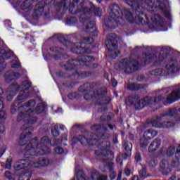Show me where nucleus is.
Wrapping results in <instances>:
<instances>
[{
	"instance_id": "43",
	"label": "nucleus",
	"mask_w": 180,
	"mask_h": 180,
	"mask_svg": "<svg viewBox=\"0 0 180 180\" xmlns=\"http://www.w3.org/2000/svg\"><path fill=\"white\" fill-rule=\"evenodd\" d=\"M50 50L51 51H53V53H64V49L58 46H53Z\"/></svg>"
},
{
	"instance_id": "35",
	"label": "nucleus",
	"mask_w": 180,
	"mask_h": 180,
	"mask_svg": "<svg viewBox=\"0 0 180 180\" xmlns=\"http://www.w3.org/2000/svg\"><path fill=\"white\" fill-rule=\"evenodd\" d=\"M32 83L29 81H25L21 84V88H22L23 91H27L30 88Z\"/></svg>"
},
{
	"instance_id": "38",
	"label": "nucleus",
	"mask_w": 180,
	"mask_h": 180,
	"mask_svg": "<svg viewBox=\"0 0 180 180\" xmlns=\"http://www.w3.org/2000/svg\"><path fill=\"white\" fill-rule=\"evenodd\" d=\"M148 139L143 137L140 140V146L142 147V148H146V147L148 146Z\"/></svg>"
},
{
	"instance_id": "13",
	"label": "nucleus",
	"mask_w": 180,
	"mask_h": 180,
	"mask_svg": "<svg viewBox=\"0 0 180 180\" xmlns=\"http://www.w3.org/2000/svg\"><path fill=\"white\" fill-rule=\"evenodd\" d=\"M106 89L101 88L96 90V100L99 105H108L110 102V98L105 96Z\"/></svg>"
},
{
	"instance_id": "22",
	"label": "nucleus",
	"mask_w": 180,
	"mask_h": 180,
	"mask_svg": "<svg viewBox=\"0 0 180 180\" xmlns=\"http://www.w3.org/2000/svg\"><path fill=\"white\" fill-rule=\"evenodd\" d=\"M161 147V139H156L150 144L148 148L149 153H154Z\"/></svg>"
},
{
	"instance_id": "7",
	"label": "nucleus",
	"mask_w": 180,
	"mask_h": 180,
	"mask_svg": "<svg viewBox=\"0 0 180 180\" xmlns=\"http://www.w3.org/2000/svg\"><path fill=\"white\" fill-rule=\"evenodd\" d=\"M115 68L118 71H124L127 74H131L139 70V61L134 59L124 58L116 63Z\"/></svg>"
},
{
	"instance_id": "23",
	"label": "nucleus",
	"mask_w": 180,
	"mask_h": 180,
	"mask_svg": "<svg viewBox=\"0 0 180 180\" xmlns=\"http://www.w3.org/2000/svg\"><path fill=\"white\" fill-rule=\"evenodd\" d=\"M19 77H20V75L19 73L8 71L5 74L6 82H11V81H13V79H16L17 78H19Z\"/></svg>"
},
{
	"instance_id": "28",
	"label": "nucleus",
	"mask_w": 180,
	"mask_h": 180,
	"mask_svg": "<svg viewBox=\"0 0 180 180\" xmlns=\"http://www.w3.org/2000/svg\"><path fill=\"white\" fill-rule=\"evenodd\" d=\"M96 91H87L84 95V98L86 101H89V99L93 98V101H95L96 99Z\"/></svg>"
},
{
	"instance_id": "26",
	"label": "nucleus",
	"mask_w": 180,
	"mask_h": 180,
	"mask_svg": "<svg viewBox=\"0 0 180 180\" xmlns=\"http://www.w3.org/2000/svg\"><path fill=\"white\" fill-rule=\"evenodd\" d=\"M33 1H36L37 0H26L23 1L20 5L21 9H28V11L30 12V11L33 9Z\"/></svg>"
},
{
	"instance_id": "62",
	"label": "nucleus",
	"mask_w": 180,
	"mask_h": 180,
	"mask_svg": "<svg viewBox=\"0 0 180 180\" xmlns=\"http://www.w3.org/2000/svg\"><path fill=\"white\" fill-rule=\"evenodd\" d=\"M0 119H6V113L4 111L0 112Z\"/></svg>"
},
{
	"instance_id": "63",
	"label": "nucleus",
	"mask_w": 180,
	"mask_h": 180,
	"mask_svg": "<svg viewBox=\"0 0 180 180\" xmlns=\"http://www.w3.org/2000/svg\"><path fill=\"white\" fill-rule=\"evenodd\" d=\"M12 68H19L20 67V64L18 62H15L11 65Z\"/></svg>"
},
{
	"instance_id": "2",
	"label": "nucleus",
	"mask_w": 180,
	"mask_h": 180,
	"mask_svg": "<svg viewBox=\"0 0 180 180\" xmlns=\"http://www.w3.org/2000/svg\"><path fill=\"white\" fill-rule=\"evenodd\" d=\"M64 9H68L70 13L72 15H78L81 13L79 20L84 26H86V32L89 33H95L96 32V27H95V22L89 20L86 16L91 13L89 9L84 6V4L79 3L78 0H63Z\"/></svg>"
},
{
	"instance_id": "10",
	"label": "nucleus",
	"mask_w": 180,
	"mask_h": 180,
	"mask_svg": "<svg viewBox=\"0 0 180 180\" xmlns=\"http://www.w3.org/2000/svg\"><path fill=\"white\" fill-rule=\"evenodd\" d=\"M160 51H161L162 54V53H168L167 48L162 47L161 49L160 48L155 49L154 51L155 55L151 53H143V60L145 64H150L151 61L155 60V64L157 65L158 64H160V63H162V61H164V59L167 57V55L163 56L162 55L160 54ZM157 54H160L158 58H157Z\"/></svg>"
},
{
	"instance_id": "53",
	"label": "nucleus",
	"mask_w": 180,
	"mask_h": 180,
	"mask_svg": "<svg viewBox=\"0 0 180 180\" xmlns=\"http://www.w3.org/2000/svg\"><path fill=\"white\" fill-rule=\"evenodd\" d=\"M55 152L56 153V154H63L64 153V149L61 147H56L55 148Z\"/></svg>"
},
{
	"instance_id": "59",
	"label": "nucleus",
	"mask_w": 180,
	"mask_h": 180,
	"mask_svg": "<svg viewBox=\"0 0 180 180\" xmlns=\"http://www.w3.org/2000/svg\"><path fill=\"white\" fill-rule=\"evenodd\" d=\"M51 144H52V146H58V144H60V141H58V139H53L51 142Z\"/></svg>"
},
{
	"instance_id": "16",
	"label": "nucleus",
	"mask_w": 180,
	"mask_h": 180,
	"mask_svg": "<svg viewBox=\"0 0 180 180\" xmlns=\"http://www.w3.org/2000/svg\"><path fill=\"white\" fill-rule=\"evenodd\" d=\"M45 6L46 2L44 1H39L35 5L32 13L33 19H39L43 15Z\"/></svg>"
},
{
	"instance_id": "36",
	"label": "nucleus",
	"mask_w": 180,
	"mask_h": 180,
	"mask_svg": "<svg viewBox=\"0 0 180 180\" xmlns=\"http://www.w3.org/2000/svg\"><path fill=\"white\" fill-rule=\"evenodd\" d=\"M139 96H137L136 97H132V96H129L128 98H127L125 100V103H127V105H133V103H134V101H136V99H139Z\"/></svg>"
},
{
	"instance_id": "24",
	"label": "nucleus",
	"mask_w": 180,
	"mask_h": 180,
	"mask_svg": "<svg viewBox=\"0 0 180 180\" xmlns=\"http://www.w3.org/2000/svg\"><path fill=\"white\" fill-rule=\"evenodd\" d=\"M157 134H158L157 131L154 129H148L143 132V138L146 139V140H151V139H154Z\"/></svg>"
},
{
	"instance_id": "50",
	"label": "nucleus",
	"mask_w": 180,
	"mask_h": 180,
	"mask_svg": "<svg viewBox=\"0 0 180 180\" xmlns=\"http://www.w3.org/2000/svg\"><path fill=\"white\" fill-rule=\"evenodd\" d=\"M4 176L8 179H13V174H12L9 171H6L4 172Z\"/></svg>"
},
{
	"instance_id": "41",
	"label": "nucleus",
	"mask_w": 180,
	"mask_h": 180,
	"mask_svg": "<svg viewBox=\"0 0 180 180\" xmlns=\"http://www.w3.org/2000/svg\"><path fill=\"white\" fill-rule=\"evenodd\" d=\"M174 153H175V147H174V146H170L167 150V152H166L167 155H168L169 157L174 155Z\"/></svg>"
},
{
	"instance_id": "9",
	"label": "nucleus",
	"mask_w": 180,
	"mask_h": 180,
	"mask_svg": "<svg viewBox=\"0 0 180 180\" xmlns=\"http://www.w3.org/2000/svg\"><path fill=\"white\" fill-rule=\"evenodd\" d=\"M108 127L110 129V130H113L115 129V126L107 124H95L91 126V129L93 133H96L95 137L93 136L94 140H101V139H109L110 137V134L106 133L108 131Z\"/></svg>"
},
{
	"instance_id": "44",
	"label": "nucleus",
	"mask_w": 180,
	"mask_h": 180,
	"mask_svg": "<svg viewBox=\"0 0 180 180\" xmlns=\"http://www.w3.org/2000/svg\"><path fill=\"white\" fill-rule=\"evenodd\" d=\"M158 164V160H157L155 159H152L148 162V165H149L150 168H154V167H157Z\"/></svg>"
},
{
	"instance_id": "52",
	"label": "nucleus",
	"mask_w": 180,
	"mask_h": 180,
	"mask_svg": "<svg viewBox=\"0 0 180 180\" xmlns=\"http://www.w3.org/2000/svg\"><path fill=\"white\" fill-rule=\"evenodd\" d=\"M5 67H6V65L5 64V62L4 61V59L0 60V72H2L4 70H5Z\"/></svg>"
},
{
	"instance_id": "4",
	"label": "nucleus",
	"mask_w": 180,
	"mask_h": 180,
	"mask_svg": "<svg viewBox=\"0 0 180 180\" xmlns=\"http://www.w3.org/2000/svg\"><path fill=\"white\" fill-rule=\"evenodd\" d=\"M50 141L48 136H43L39 143L37 138H34L25 146L24 150V157L25 158H32L34 155H44L49 154L51 150L47 147V144Z\"/></svg>"
},
{
	"instance_id": "12",
	"label": "nucleus",
	"mask_w": 180,
	"mask_h": 180,
	"mask_svg": "<svg viewBox=\"0 0 180 180\" xmlns=\"http://www.w3.org/2000/svg\"><path fill=\"white\" fill-rule=\"evenodd\" d=\"M109 147H110V142H102L98 146L100 150H96L95 152L96 155H105V157L110 156V158H113V152L109 150Z\"/></svg>"
},
{
	"instance_id": "49",
	"label": "nucleus",
	"mask_w": 180,
	"mask_h": 180,
	"mask_svg": "<svg viewBox=\"0 0 180 180\" xmlns=\"http://www.w3.org/2000/svg\"><path fill=\"white\" fill-rule=\"evenodd\" d=\"M25 98H27V94H26V93H25L23 91H21L18 96V101H23V99H25Z\"/></svg>"
},
{
	"instance_id": "64",
	"label": "nucleus",
	"mask_w": 180,
	"mask_h": 180,
	"mask_svg": "<svg viewBox=\"0 0 180 180\" xmlns=\"http://www.w3.org/2000/svg\"><path fill=\"white\" fill-rule=\"evenodd\" d=\"M111 84H112V86H116V85H117V81H116V79H112Z\"/></svg>"
},
{
	"instance_id": "40",
	"label": "nucleus",
	"mask_w": 180,
	"mask_h": 180,
	"mask_svg": "<svg viewBox=\"0 0 180 180\" xmlns=\"http://www.w3.org/2000/svg\"><path fill=\"white\" fill-rule=\"evenodd\" d=\"M91 180H98L99 172L96 170H93L90 175Z\"/></svg>"
},
{
	"instance_id": "18",
	"label": "nucleus",
	"mask_w": 180,
	"mask_h": 180,
	"mask_svg": "<svg viewBox=\"0 0 180 180\" xmlns=\"http://www.w3.org/2000/svg\"><path fill=\"white\" fill-rule=\"evenodd\" d=\"M159 120H160V119L158 117H155L152 120L151 124L153 127H157L158 129H168V127H174L175 126V123L172 122L167 121L158 123Z\"/></svg>"
},
{
	"instance_id": "61",
	"label": "nucleus",
	"mask_w": 180,
	"mask_h": 180,
	"mask_svg": "<svg viewBox=\"0 0 180 180\" xmlns=\"http://www.w3.org/2000/svg\"><path fill=\"white\" fill-rule=\"evenodd\" d=\"M58 39L61 41V43H63V41H65V43H68V44H70L69 41H65V38H64V36H63V34H60V37Z\"/></svg>"
},
{
	"instance_id": "58",
	"label": "nucleus",
	"mask_w": 180,
	"mask_h": 180,
	"mask_svg": "<svg viewBox=\"0 0 180 180\" xmlns=\"http://www.w3.org/2000/svg\"><path fill=\"white\" fill-rule=\"evenodd\" d=\"M113 163L112 162H108V166H105V168H108V169H109V171H112V169H113Z\"/></svg>"
},
{
	"instance_id": "54",
	"label": "nucleus",
	"mask_w": 180,
	"mask_h": 180,
	"mask_svg": "<svg viewBox=\"0 0 180 180\" xmlns=\"http://www.w3.org/2000/svg\"><path fill=\"white\" fill-rule=\"evenodd\" d=\"M44 109H43V106L41 105H38L36 108H35V111L37 113L40 114L41 113V112H43Z\"/></svg>"
},
{
	"instance_id": "47",
	"label": "nucleus",
	"mask_w": 180,
	"mask_h": 180,
	"mask_svg": "<svg viewBox=\"0 0 180 180\" xmlns=\"http://www.w3.org/2000/svg\"><path fill=\"white\" fill-rule=\"evenodd\" d=\"M124 1L125 2H127L128 5H129V6H133L134 5L139 4V1L140 0H124Z\"/></svg>"
},
{
	"instance_id": "39",
	"label": "nucleus",
	"mask_w": 180,
	"mask_h": 180,
	"mask_svg": "<svg viewBox=\"0 0 180 180\" xmlns=\"http://www.w3.org/2000/svg\"><path fill=\"white\" fill-rule=\"evenodd\" d=\"M140 88V86L137 84L131 83L127 85V89L130 91H137Z\"/></svg>"
},
{
	"instance_id": "29",
	"label": "nucleus",
	"mask_w": 180,
	"mask_h": 180,
	"mask_svg": "<svg viewBox=\"0 0 180 180\" xmlns=\"http://www.w3.org/2000/svg\"><path fill=\"white\" fill-rule=\"evenodd\" d=\"M148 176H150V174H147V166L141 165V169L139 170V178L144 179Z\"/></svg>"
},
{
	"instance_id": "33",
	"label": "nucleus",
	"mask_w": 180,
	"mask_h": 180,
	"mask_svg": "<svg viewBox=\"0 0 180 180\" xmlns=\"http://www.w3.org/2000/svg\"><path fill=\"white\" fill-rule=\"evenodd\" d=\"M91 9L94 11V13L96 16H102V10L100 8H95V6L94 5V4H91Z\"/></svg>"
},
{
	"instance_id": "48",
	"label": "nucleus",
	"mask_w": 180,
	"mask_h": 180,
	"mask_svg": "<svg viewBox=\"0 0 180 180\" xmlns=\"http://www.w3.org/2000/svg\"><path fill=\"white\" fill-rule=\"evenodd\" d=\"M124 174L126 175V176H130L131 175V170L130 169V167L129 166H127L124 169Z\"/></svg>"
},
{
	"instance_id": "56",
	"label": "nucleus",
	"mask_w": 180,
	"mask_h": 180,
	"mask_svg": "<svg viewBox=\"0 0 180 180\" xmlns=\"http://www.w3.org/2000/svg\"><path fill=\"white\" fill-rule=\"evenodd\" d=\"M130 154H131V153H129L127 152H125L124 153H122L121 155V158H122V160H127V158L129 157V155H130Z\"/></svg>"
},
{
	"instance_id": "32",
	"label": "nucleus",
	"mask_w": 180,
	"mask_h": 180,
	"mask_svg": "<svg viewBox=\"0 0 180 180\" xmlns=\"http://www.w3.org/2000/svg\"><path fill=\"white\" fill-rule=\"evenodd\" d=\"M180 165V158L178 155H176L174 159L172 161L171 166L173 168H178Z\"/></svg>"
},
{
	"instance_id": "55",
	"label": "nucleus",
	"mask_w": 180,
	"mask_h": 180,
	"mask_svg": "<svg viewBox=\"0 0 180 180\" xmlns=\"http://www.w3.org/2000/svg\"><path fill=\"white\" fill-rule=\"evenodd\" d=\"M97 180H108V175L99 174Z\"/></svg>"
},
{
	"instance_id": "6",
	"label": "nucleus",
	"mask_w": 180,
	"mask_h": 180,
	"mask_svg": "<svg viewBox=\"0 0 180 180\" xmlns=\"http://www.w3.org/2000/svg\"><path fill=\"white\" fill-rule=\"evenodd\" d=\"M36 105V101L30 100L27 102L25 105L20 107V108H30L25 112H21L18 114L17 117L18 122H22L23 120L25 123L27 124H34L36 122H37V118L36 117H33L34 113V110L32 108H34Z\"/></svg>"
},
{
	"instance_id": "11",
	"label": "nucleus",
	"mask_w": 180,
	"mask_h": 180,
	"mask_svg": "<svg viewBox=\"0 0 180 180\" xmlns=\"http://www.w3.org/2000/svg\"><path fill=\"white\" fill-rule=\"evenodd\" d=\"M92 60H94V58H92V56H82L81 58L79 60H69L67 65H62V67H63L65 70H67V71H70V70H73V68H75L77 65H86V63H91Z\"/></svg>"
},
{
	"instance_id": "27",
	"label": "nucleus",
	"mask_w": 180,
	"mask_h": 180,
	"mask_svg": "<svg viewBox=\"0 0 180 180\" xmlns=\"http://www.w3.org/2000/svg\"><path fill=\"white\" fill-rule=\"evenodd\" d=\"M0 57L3 59L11 58L13 57V53L11 50L5 51L4 49L0 50Z\"/></svg>"
},
{
	"instance_id": "25",
	"label": "nucleus",
	"mask_w": 180,
	"mask_h": 180,
	"mask_svg": "<svg viewBox=\"0 0 180 180\" xmlns=\"http://www.w3.org/2000/svg\"><path fill=\"white\" fill-rule=\"evenodd\" d=\"M177 113H178V109L176 107H174L163 112L161 114L160 117H165L167 116H176Z\"/></svg>"
},
{
	"instance_id": "51",
	"label": "nucleus",
	"mask_w": 180,
	"mask_h": 180,
	"mask_svg": "<svg viewBox=\"0 0 180 180\" xmlns=\"http://www.w3.org/2000/svg\"><path fill=\"white\" fill-rule=\"evenodd\" d=\"M135 161L136 162H140L141 161V154L140 152H136L135 154Z\"/></svg>"
},
{
	"instance_id": "31",
	"label": "nucleus",
	"mask_w": 180,
	"mask_h": 180,
	"mask_svg": "<svg viewBox=\"0 0 180 180\" xmlns=\"http://www.w3.org/2000/svg\"><path fill=\"white\" fill-rule=\"evenodd\" d=\"M123 148L125 150V151L128 153V154H131L133 144L130 141H124L123 144Z\"/></svg>"
},
{
	"instance_id": "14",
	"label": "nucleus",
	"mask_w": 180,
	"mask_h": 180,
	"mask_svg": "<svg viewBox=\"0 0 180 180\" xmlns=\"http://www.w3.org/2000/svg\"><path fill=\"white\" fill-rule=\"evenodd\" d=\"M105 45L109 51L117 50V36L115 34L111 33L107 36Z\"/></svg>"
},
{
	"instance_id": "21",
	"label": "nucleus",
	"mask_w": 180,
	"mask_h": 180,
	"mask_svg": "<svg viewBox=\"0 0 180 180\" xmlns=\"http://www.w3.org/2000/svg\"><path fill=\"white\" fill-rule=\"evenodd\" d=\"M71 51L75 54H82L84 53H89L88 49H85L84 46H82V44L76 43L75 44V47L71 49Z\"/></svg>"
},
{
	"instance_id": "8",
	"label": "nucleus",
	"mask_w": 180,
	"mask_h": 180,
	"mask_svg": "<svg viewBox=\"0 0 180 180\" xmlns=\"http://www.w3.org/2000/svg\"><path fill=\"white\" fill-rule=\"evenodd\" d=\"M179 71V66L178 61L175 59H172L165 66V70L155 69L150 71V75H160L161 77H166L169 74H174Z\"/></svg>"
},
{
	"instance_id": "19",
	"label": "nucleus",
	"mask_w": 180,
	"mask_h": 180,
	"mask_svg": "<svg viewBox=\"0 0 180 180\" xmlns=\"http://www.w3.org/2000/svg\"><path fill=\"white\" fill-rule=\"evenodd\" d=\"M160 171L163 175H168L171 172V168L169 167V162L164 159L160 161Z\"/></svg>"
},
{
	"instance_id": "34",
	"label": "nucleus",
	"mask_w": 180,
	"mask_h": 180,
	"mask_svg": "<svg viewBox=\"0 0 180 180\" xmlns=\"http://www.w3.org/2000/svg\"><path fill=\"white\" fill-rule=\"evenodd\" d=\"M150 19L154 23L158 24L161 23V22L162 21V18L158 14H155L154 16L151 17Z\"/></svg>"
},
{
	"instance_id": "1",
	"label": "nucleus",
	"mask_w": 180,
	"mask_h": 180,
	"mask_svg": "<svg viewBox=\"0 0 180 180\" xmlns=\"http://www.w3.org/2000/svg\"><path fill=\"white\" fill-rule=\"evenodd\" d=\"M110 9L111 11L110 15L105 18L104 23L107 27H110L111 29H115L117 27V20L122 18V15L124 16L125 19L128 22H135V23H141V25H147L148 23V18L145 15L146 19V22H143L144 18L140 15V11L136 10V12L134 13L127 9H124V11H122L120 7L117 4H112L110 6Z\"/></svg>"
},
{
	"instance_id": "15",
	"label": "nucleus",
	"mask_w": 180,
	"mask_h": 180,
	"mask_svg": "<svg viewBox=\"0 0 180 180\" xmlns=\"http://www.w3.org/2000/svg\"><path fill=\"white\" fill-rule=\"evenodd\" d=\"M21 129L22 130V132L21 134V136H20L18 144L19 146H25L26 144V141H27V139H30L32 132L30 131V128L26 124H24L21 127Z\"/></svg>"
},
{
	"instance_id": "5",
	"label": "nucleus",
	"mask_w": 180,
	"mask_h": 180,
	"mask_svg": "<svg viewBox=\"0 0 180 180\" xmlns=\"http://www.w3.org/2000/svg\"><path fill=\"white\" fill-rule=\"evenodd\" d=\"M30 158H25L17 161L14 164V169L15 171H20L23 168H40V167H49L51 165L52 161L49 158H39L38 161L30 160Z\"/></svg>"
},
{
	"instance_id": "3",
	"label": "nucleus",
	"mask_w": 180,
	"mask_h": 180,
	"mask_svg": "<svg viewBox=\"0 0 180 180\" xmlns=\"http://www.w3.org/2000/svg\"><path fill=\"white\" fill-rule=\"evenodd\" d=\"M180 99V84L176 85L172 88L171 94L167 96V98H164L162 96H158L155 97L154 98L146 96L143 98H141L136 105L135 109H143L146 105H148V106H153L156 103H160L161 101L163 102L164 105H168L169 103H172V102H175Z\"/></svg>"
},
{
	"instance_id": "20",
	"label": "nucleus",
	"mask_w": 180,
	"mask_h": 180,
	"mask_svg": "<svg viewBox=\"0 0 180 180\" xmlns=\"http://www.w3.org/2000/svg\"><path fill=\"white\" fill-rule=\"evenodd\" d=\"M95 136H96V133L94 132V134H91L90 135V139H87L86 138H85V136L81 135L78 137V140L80 141L81 144L85 145V144H95V142L94 141H96L97 140L99 139H94V137H95Z\"/></svg>"
},
{
	"instance_id": "42",
	"label": "nucleus",
	"mask_w": 180,
	"mask_h": 180,
	"mask_svg": "<svg viewBox=\"0 0 180 180\" xmlns=\"http://www.w3.org/2000/svg\"><path fill=\"white\" fill-rule=\"evenodd\" d=\"M67 25H74V23H77V18L75 17H70L68 18L66 20Z\"/></svg>"
},
{
	"instance_id": "37",
	"label": "nucleus",
	"mask_w": 180,
	"mask_h": 180,
	"mask_svg": "<svg viewBox=\"0 0 180 180\" xmlns=\"http://www.w3.org/2000/svg\"><path fill=\"white\" fill-rule=\"evenodd\" d=\"M59 125L56 124L52 128V134L55 137H58L60 136V131L58 130Z\"/></svg>"
},
{
	"instance_id": "17",
	"label": "nucleus",
	"mask_w": 180,
	"mask_h": 180,
	"mask_svg": "<svg viewBox=\"0 0 180 180\" xmlns=\"http://www.w3.org/2000/svg\"><path fill=\"white\" fill-rule=\"evenodd\" d=\"M20 88V86H19V84L16 83H13V84L10 85L6 91L7 101H10L13 100V96H15V95H16L18 92H19Z\"/></svg>"
},
{
	"instance_id": "46",
	"label": "nucleus",
	"mask_w": 180,
	"mask_h": 180,
	"mask_svg": "<svg viewBox=\"0 0 180 180\" xmlns=\"http://www.w3.org/2000/svg\"><path fill=\"white\" fill-rule=\"evenodd\" d=\"M6 168H7V169H11V168H12V158H9L6 160Z\"/></svg>"
},
{
	"instance_id": "45",
	"label": "nucleus",
	"mask_w": 180,
	"mask_h": 180,
	"mask_svg": "<svg viewBox=\"0 0 180 180\" xmlns=\"http://www.w3.org/2000/svg\"><path fill=\"white\" fill-rule=\"evenodd\" d=\"M83 43L85 44H92V43H94V38L85 37L83 39Z\"/></svg>"
},
{
	"instance_id": "60",
	"label": "nucleus",
	"mask_w": 180,
	"mask_h": 180,
	"mask_svg": "<svg viewBox=\"0 0 180 180\" xmlns=\"http://www.w3.org/2000/svg\"><path fill=\"white\" fill-rule=\"evenodd\" d=\"M122 160V156L117 157V162H118L120 165H123V161Z\"/></svg>"
},
{
	"instance_id": "57",
	"label": "nucleus",
	"mask_w": 180,
	"mask_h": 180,
	"mask_svg": "<svg viewBox=\"0 0 180 180\" xmlns=\"http://www.w3.org/2000/svg\"><path fill=\"white\" fill-rule=\"evenodd\" d=\"M77 97V94L75 93H70L68 96V98H69V99H75V98Z\"/></svg>"
},
{
	"instance_id": "30",
	"label": "nucleus",
	"mask_w": 180,
	"mask_h": 180,
	"mask_svg": "<svg viewBox=\"0 0 180 180\" xmlns=\"http://www.w3.org/2000/svg\"><path fill=\"white\" fill-rule=\"evenodd\" d=\"M30 178H32V171L28 170L22 173L20 175L18 180H30Z\"/></svg>"
}]
</instances>
